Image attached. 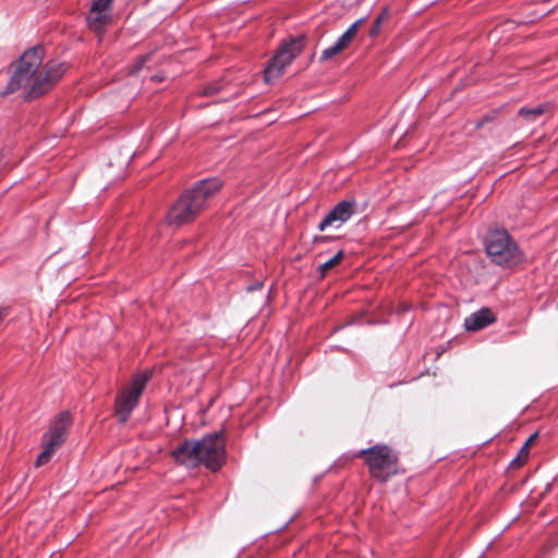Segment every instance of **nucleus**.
<instances>
[{"mask_svg": "<svg viewBox=\"0 0 558 558\" xmlns=\"http://www.w3.org/2000/svg\"><path fill=\"white\" fill-rule=\"evenodd\" d=\"M520 450H522V452H524V454L529 456L530 447H525V444H524L523 447Z\"/></svg>", "mask_w": 558, "mask_h": 558, "instance_id": "nucleus-21", "label": "nucleus"}, {"mask_svg": "<svg viewBox=\"0 0 558 558\" xmlns=\"http://www.w3.org/2000/svg\"><path fill=\"white\" fill-rule=\"evenodd\" d=\"M112 0H95L87 15L88 27L99 33L111 22Z\"/></svg>", "mask_w": 558, "mask_h": 558, "instance_id": "nucleus-8", "label": "nucleus"}, {"mask_svg": "<svg viewBox=\"0 0 558 558\" xmlns=\"http://www.w3.org/2000/svg\"><path fill=\"white\" fill-rule=\"evenodd\" d=\"M44 49L34 47L26 50L8 72L9 82L2 95L24 90L26 97H39L48 92L64 74L65 68L57 61H49L43 65Z\"/></svg>", "mask_w": 558, "mask_h": 558, "instance_id": "nucleus-1", "label": "nucleus"}, {"mask_svg": "<svg viewBox=\"0 0 558 558\" xmlns=\"http://www.w3.org/2000/svg\"><path fill=\"white\" fill-rule=\"evenodd\" d=\"M343 258V252L339 251L333 257L326 260L324 264L320 265L319 269L322 272V276L324 277L329 269L340 264V262Z\"/></svg>", "mask_w": 558, "mask_h": 558, "instance_id": "nucleus-16", "label": "nucleus"}, {"mask_svg": "<svg viewBox=\"0 0 558 558\" xmlns=\"http://www.w3.org/2000/svg\"><path fill=\"white\" fill-rule=\"evenodd\" d=\"M199 460L211 472L219 471L226 462V438L222 430L199 439Z\"/></svg>", "mask_w": 558, "mask_h": 558, "instance_id": "nucleus-6", "label": "nucleus"}, {"mask_svg": "<svg viewBox=\"0 0 558 558\" xmlns=\"http://www.w3.org/2000/svg\"><path fill=\"white\" fill-rule=\"evenodd\" d=\"M150 378L151 371L138 372L132 377L130 386L122 388L118 392L114 402V414L119 423L124 424L128 422Z\"/></svg>", "mask_w": 558, "mask_h": 558, "instance_id": "nucleus-5", "label": "nucleus"}, {"mask_svg": "<svg viewBox=\"0 0 558 558\" xmlns=\"http://www.w3.org/2000/svg\"><path fill=\"white\" fill-rule=\"evenodd\" d=\"M43 451L39 453V456L37 457L36 461H35V466L36 468H39V466H43L45 464H47L52 456L54 454V452L61 447L60 445H54V442L52 444L51 440L49 439H46L45 437H43Z\"/></svg>", "mask_w": 558, "mask_h": 558, "instance_id": "nucleus-13", "label": "nucleus"}, {"mask_svg": "<svg viewBox=\"0 0 558 558\" xmlns=\"http://www.w3.org/2000/svg\"><path fill=\"white\" fill-rule=\"evenodd\" d=\"M355 204L353 202L343 201L337 204L331 211L318 225L319 231L326 230L328 227L339 228L348 221L354 214Z\"/></svg>", "mask_w": 558, "mask_h": 558, "instance_id": "nucleus-9", "label": "nucleus"}, {"mask_svg": "<svg viewBox=\"0 0 558 558\" xmlns=\"http://www.w3.org/2000/svg\"><path fill=\"white\" fill-rule=\"evenodd\" d=\"M387 19H388L387 12H383L380 15L377 16L374 26L369 31L371 37H376L379 34L380 26L385 21H387Z\"/></svg>", "mask_w": 558, "mask_h": 558, "instance_id": "nucleus-18", "label": "nucleus"}, {"mask_svg": "<svg viewBox=\"0 0 558 558\" xmlns=\"http://www.w3.org/2000/svg\"><path fill=\"white\" fill-rule=\"evenodd\" d=\"M356 457L364 460L371 477L380 483H386L398 474L399 456L397 451L388 445H375L362 449Z\"/></svg>", "mask_w": 558, "mask_h": 558, "instance_id": "nucleus-3", "label": "nucleus"}, {"mask_svg": "<svg viewBox=\"0 0 558 558\" xmlns=\"http://www.w3.org/2000/svg\"><path fill=\"white\" fill-rule=\"evenodd\" d=\"M345 48L337 40L332 46H330V47L326 48L325 50H323L320 59L324 60V61L325 60H329L332 57H335L338 53H340Z\"/></svg>", "mask_w": 558, "mask_h": 558, "instance_id": "nucleus-17", "label": "nucleus"}, {"mask_svg": "<svg viewBox=\"0 0 558 558\" xmlns=\"http://www.w3.org/2000/svg\"><path fill=\"white\" fill-rule=\"evenodd\" d=\"M485 247L490 259L499 266L512 267L523 259L520 248L506 230L490 231Z\"/></svg>", "mask_w": 558, "mask_h": 558, "instance_id": "nucleus-4", "label": "nucleus"}, {"mask_svg": "<svg viewBox=\"0 0 558 558\" xmlns=\"http://www.w3.org/2000/svg\"><path fill=\"white\" fill-rule=\"evenodd\" d=\"M496 320L495 314L488 307H482L478 311L465 317L463 326L466 331H478Z\"/></svg>", "mask_w": 558, "mask_h": 558, "instance_id": "nucleus-12", "label": "nucleus"}, {"mask_svg": "<svg viewBox=\"0 0 558 558\" xmlns=\"http://www.w3.org/2000/svg\"><path fill=\"white\" fill-rule=\"evenodd\" d=\"M72 425V416L69 411L60 412L51 422L49 430L43 437L51 440L54 445H60L65 441L68 430Z\"/></svg>", "mask_w": 558, "mask_h": 558, "instance_id": "nucleus-11", "label": "nucleus"}, {"mask_svg": "<svg viewBox=\"0 0 558 558\" xmlns=\"http://www.w3.org/2000/svg\"><path fill=\"white\" fill-rule=\"evenodd\" d=\"M221 185V181L217 178L196 183L192 189L185 191L169 209L166 217L167 223L179 227L194 220L218 193Z\"/></svg>", "mask_w": 558, "mask_h": 558, "instance_id": "nucleus-2", "label": "nucleus"}, {"mask_svg": "<svg viewBox=\"0 0 558 558\" xmlns=\"http://www.w3.org/2000/svg\"><path fill=\"white\" fill-rule=\"evenodd\" d=\"M364 22V19H360L356 22H354L339 38L338 41L344 47L348 48L354 37L357 34V31L362 23Z\"/></svg>", "mask_w": 558, "mask_h": 558, "instance_id": "nucleus-14", "label": "nucleus"}, {"mask_svg": "<svg viewBox=\"0 0 558 558\" xmlns=\"http://www.w3.org/2000/svg\"><path fill=\"white\" fill-rule=\"evenodd\" d=\"M172 457L177 462L189 468H195L201 465L199 440H184L172 450Z\"/></svg>", "mask_w": 558, "mask_h": 558, "instance_id": "nucleus-10", "label": "nucleus"}, {"mask_svg": "<svg viewBox=\"0 0 558 558\" xmlns=\"http://www.w3.org/2000/svg\"><path fill=\"white\" fill-rule=\"evenodd\" d=\"M303 41L304 39L299 37L291 39L280 47L265 69V80L267 83L278 78L283 73L286 66L302 52Z\"/></svg>", "mask_w": 558, "mask_h": 558, "instance_id": "nucleus-7", "label": "nucleus"}, {"mask_svg": "<svg viewBox=\"0 0 558 558\" xmlns=\"http://www.w3.org/2000/svg\"><path fill=\"white\" fill-rule=\"evenodd\" d=\"M529 456L524 454L522 450L519 451L518 456L512 460L511 465L514 468H520L527 461Z\"/></svg>", "mask_w": 558, "mask_h": 558, "instance_id": "nucleus-19", "label": "nucleus"}, {"mask_svg": "<svg viewBox=\"0 0 558 558\" xmlns=\"http://www.w3.org/2000/svg\"><path fill=\"white\" fill-rule=\"evenodd\" d=\"M547 105H538L534 108H521L519 114L527 120H534L547 110Z\"/></svg>", "mask_w": 558, "mask_h": 558, "instance_id": "nucleus-15", "label": "nucleus"}, {"mask_svg": "<svg viewBox=\"0 0 558 558\" xmlns=\"http://www.w3.org/2000/svg\"><path fill=\"white\" fill-rule=\"evenodd\" d=\"M538 434L537 433H534L532 434L527 439L526 441L524 442L525 444V447H531L532 444L535 441V439L537 438Z\"/></svg>", "mask_w": 558, "mask_h": 558, "instance_id": "nucleus-20", "label": "nucleus"}]
</instances>
